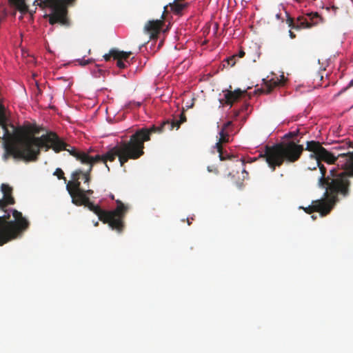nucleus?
Masks as SVG:
<instances>
[{
  "mask_svg": "<svg viewBox=\"0 0 353 353\" xmlns=\"http://www.w3.org/2000/svg\"><path fill=\"white\" fill-rule=\"evenodd\" d=\"M20 138L21 143L26 147L27 153H25L26 156L18 153L17 156L23 157L28 161H37L41 154V149L45 148V151L52 149L56 153L65 150L82 164L89 165L90 164L91 156L88 153H85L84 151L78 150L76 148L71 146L54 132H48L46 134L37 137L22 131Z\"/></svg>",
  "mask_w": 353,
  "mask_h": 353,
  "instance_id": "f257e3e1",
  "label": "nucleus"
},
{
  "mask_svg": "<svg viewBox=\"0 0 353 353\" xmlns=\"http://www.w3.org/2000/svg\"><path fill=\"white\" fill-rule=\"evenodd\" d=\"M3 198L0 199V210L3 212L0 216V246L19 238L30 228L29 220L23 214L13 208H7L14 205L13 188L6 183L1 185Z\"/></svg>",
  "mask_w": 353,
  "mask_h": 353,
  "instance_id": "f03ea898",
  "label": "nucleus"
},
{
  "mask_svg": "<svg viewBox=\"0 0 353 353\" xmlns=\"http://www.w3.org/2000/svg\"><path fill=\"white\" fill-rule=\"evenodd\" d=\"M138 134L135 132L132 134L128 141H121L114 147L110 149L103 154H97L91 156L90 164L89 168L83 174L84 183L88 185L91 181L90 173L92 170L94 164L102 162L105 165L108 170L110 168L107 164L108 161L112 162L118 157L121 166H123L129 160H136L144 154V145L138 139Z\"/></svg>",
  "mask_w": 353,
  "mask_h": 353,
  "instance_id": "7ed1b4c3",
  "label": "nucleus"
},
{
  "mask_svg": "<svg viewBox=\"0 0 353 353\" xmlns=\"http://www.w3.org/2000/svg\"><path fill=\"white\" fill-rule=\"evenodd\" d=\"M299 142V140H290L267 145L264 154L260 157L264 158L268 166L274 171L276 167H281L283 163H293L299 160L305 149Z\"/></svg>",
  "mask_w": 353,
  "mask_h": 353,
  "instance_id": "20e7f679",
  "label": "nucleus"
},
{
  "mask_svg": "<svg viewBox=\"0 0 353 353\" xmlns=\"http://www.w3.org/2000/svg\"><path fill=\"white\" fill-rule=\"evenodd\" d=\"M316 165L319 168L321 176L319 178V185L321 187H325L326 191L325 195L328 193L332 195L333 202L338 201L339 194L345 197L348 196L350 186V181L348 179L347 170L346 171L337 173L335 169L330 171V176H325L327 170L325 167L319 161H316Z\"/></svg>",
  "mask_w": 353,
  "mask_h": 353,
  "instance_id": "39448f33",
  "label": "nucleus"
},
{
  "mask_svg": "<svg viewBox=\"0 0 353 353\" xmlns=\"http://www.w3.org/2000/svg\"><path fill=\"white\" fill-rule=\"evenodd\" d=\"M7 119L0 123V126H1L3 134V136H0V141L3 140V147L4 149V153L3 154V159L4 161H7L10 157L15 159L23 160L24 161L29 162L23 157H18V153H21L23 156L26 154V147L21 143L20 134L22 131L26 132L27 134L31 136H34V134L38 133L39 131L35 130L34 132L30 131L29 129L26 128H15L13 125H10V127L12 128V132H10L8 129V126L6 124Z\"/></svg>",
  "mask_w": 353,
  "mask_h": 353,
  "instance_id": "423d86ee",
  "label": "nucleus"
},
{
  "mask_svg": "<svg viewBox=\"0 0 353 353\" xmlns=\"http://www.w3.org/2000/svg\"><path fill=\"white\" fill-rule=\"evenodd\" d=\"M116 203L117 207L114 210H105L99 205H95L89 198L83 205L97 215L99 219L103 223H108L112 230L121 233L124 228L123 220L129 207L120 200H116Z\"/></svg>",
  "mask_w": 353,
  "mask_h": 353,
  "instance_id": "0eeeda50",
  "label": "nucleus"
},
{
  "mask_svg": "<svg viewBox=\"0 0 353 353\" xmlns=\"http://www.w3.org/2000/svg\"><path fill=\"white\" fill-rule=\"evenodd\" d=\"M77 0H36L34 4L42 8L48 7L52 12L48 15L51 25L59 23L62 26L70 27V21L68 17V7L74 5Z\"/></svg>",
  "mask_w": 353,
  "mask_h": 353,
  "instance_id": "6e6552de",
  "label": "nucleus"
},
{
  "mask_svg": "<svg viewBox=\"0 0 353 353\" xmlns=\"http://www.w3.org/2000/svg\"><path fill=\"white\" fill-rule=\"evenodd\" d=\"M83 172L81 169L74 170L72 174V180L66 184V190L72 199V203L77 206L83 205L88 199L87 194L84 193V189L81 188L80 179L83 180Z\"/></svg>",
  "mask_w": 353,
  "mask_h": 353,
  "instance_id": "1a4fd4ad",
  "label": "nucleus"
},
{
  "mask_svg": "<svg viewBox=\"0 0 353 353\" xmlns=\"http://www.w3.org/2000/svg\"><path fill=\"white\" fill-rule=\"evenodd\" d=\"M305 150L312 152L310 157L316 159V161H323L329 164H332L337 160V157L324 148L319 141H307Z\"/></svg>",
  "mask_w": 353,
  "mask_h": 353,
  "instance_id": "9d476101",
  "label": "nucleus"
},
{
  "mask_svg": "<svg viewBox=\"0 0 353 353\" xmlns=\"http://www.w3.org/2000/svg\"><path fill=\"white\" fill-rule=\"evenodd\" d=\"M174 128L176 129V123L174 120H165L163 121L159 126L152 125L150 128H142L138 129L135 132V134H139L137 137L138 139L141 142V143H143V145H144L145 141L150 140V136L152 134H161L166 131H171Z\"/></svg>",
  "mask_w": 353,
  "mask_h": 353,
  "instance_id": "9b49d317",
  "label": "nucleus"
},
{
  "mask_svg": "<svg viewBox=\"0 0 353 353\" xmlns=\"http://www.w3.org/2000/svg\"><path fill=\"white\" fill-rule=\"evenodd\" d=\"M285 14L287 16L286 23L288 26L292 29L296 30L303 28H310L316 25L318 23L317 20L320 19V16L317 12L310 13L307 17L300 16L296 18V21H294V19L292 18L288 12H285Z\"/></svg>",
  "mask_w": 353,
  "mask_h": 353,
  "instance_id": "f8f14e48",
  "label": "nucleus"
},
{
  "mask_svg": "<svg viewBox=\"0 0 353 353\" xmlns=\"http://www.w3.org/2000/svg\"><path fill=\"white\" fill-rule=\"evenodd\" d=\"M168 6H164V10L161 16V19L150 20L144 26L143 32L144 33L149 35V39L143 46L145 45L152 39L158 38V36L163 26L164 25L163 19L165 14L168 13Z\"/></svg>",
  "mask_w": 353,
  "mask_h": 353,
  "instance_id": "ddd939ff",
  "label": "nucleus"
},
{
  "mask_svg": "<svg viewBox=\"0 0 353 353\" xmlns=\"http://www.w3.org/2000/svg\"><path fill=\"white\" fill-rule=\"evenodd\" d=\"M336 202H333L332 195L329 201L325 198L313 201L312 205L303 209L307 214H311L314 212H317L321 214V216H325L329 214L332 208L333 205Z\"/></svg>",
  "mask_w": 353,
  "mask_h": 353,
  "instance_id": "4468645a",
  "label": "nucleus"
},
{
  "mask_svg": "<svg viewBox=\"0 0 353 353\" xmlns=\"http://www.w3.org/2000/svg\"><path fill=\"white\" fill-rule=\"evenodd\" d=\"M131 54V52H123L116 48H112L108 54L103 55V58L106 61H110L111 58L117 60V67L123 69L126 67L125 61H128Z\"/></svg>",
  "mask_w": 353,
  "mask_h": 353,
  "instance_id": "2eb2a0df",
  "label": "nucleus"
},
{
  "mask_svg": "<svg viewBox=\"0 0 353 353\" xmlns=\"http://www.w3.org/2000/svg\"><path fill=\"white\" fill-rule=\"evenodd\" d=\"M223 92L224 93V99H220V103H224L232 106L234 102L239 101L241 99L242 95L246 92V90H241V89L238 88L234 91L225 90H223Z\"/></svg>",
  "mask_w": 353,
  "mask_h": 353,
  "instance_id": "dca6fc26",
  "label": "nucleus"
},
{
  "mask_svg": "<svg viewBox=\"0 0 353 353\" xmlns=\"http://www.w3.org/2000/svg\"><path fill=\"white\" fill-rule=\"evenodd\" d=\"M284 82L282 80H279L278 78H276V79L272 78L270 80L265 81L263 87L259 89L257 92L268 94L270 93L274 88L281 85Z\"/></svg>",
  "mask_w": 353,
  "mask_h": 353,
  "instance_id": "f3484780",
  "label": "nucleus"
},
{
  "mask_svg": "<svg viewBox=\"0 0 353 353\" xmlns=\"http://www.w3.org/2000/svg\"><path fill=\"white\" fill-rule=\"evenodd\" d=\"M219 134L220 137L219 141L215 145V148H216L217 152H221V148H223L222 143H228L230 141V136L227 131L221 130Z\"/></svg>",
  "mask_w": 353,
  "mask_h": 353,
  "instance_id": "a211bd4d",
  "label": "nucleus"
},
{
  "mask_svg": "<svg viewBox=\"0 0 353 353\" xmlns=\"http://www.w3.org/2000/svg\"><path fill=\"white\" fill-rule=\"evenodd\" d=\"M180 1L181 0H174L172 3H170L167 6L168 7L170 6L174 12L176 14H179L188 6V3H182L180 2Z\"/></svg>",
  "mask_w": 353,
  "mask_h": 353,
  "instance_id": "6ab92c4d",
  "label": "nucleus"
},
{
  "mask_svg": "<svg viewBox=\"0 0 353 353\" xmlns=\"http://www.w3.org/2000/svg\"><path fill=\"white\" fill-rule=\"evenodd\" d=\"M9 2L20 12H25L28 10L23 0H9Z\"/></svg>",
  "mask_w": 353,
  "mask_h": 353,
  "instance_id": "aec40b11",
  "label": "nucleus"
},
{
  "mask_svg": "<svg viewBox=\"0 0 353 353\" xmlns=\"http://www.w3.org/2000/svg\"><path fill=\"white\" fill-rule=\"evenodd\" d=\"M346 166H347L348 179L353 177V154H351L350 161L346 163Z\"/></svg>",
  "mask_w": 353,
  "mask_h": 353,
  "instance_id": "412c9836",
  "label": "nucleus"
},
{
  "mask_svg": "<svg viewBox=\"0 0 353 353\" xmlns=\"http://www.w3.org/2000/svg\"><path fill=\"white\" fill-rule=\"evenodd\" d=\"M219 155V159L221 161H225V160H231L233 158H235L234 155H230L229 154H225L223 151V148H221V152H218Z\"/></svg>",
  "mask_w": 353,
  "mask_h": 353,
  "instance_id": "4be33fe9",
  "label": "nucleus"
},
{
  "mask_svg": "<svg viewBox=\"0 0 353 353\" xmlns=\"http://www.w3.org/2000/svg\"><path fill=\"white\" fill-rule=\"evenodd\" d=\"M54 175L57 176L59 179H63L66 182V178L64 176V172L61 168H57L54 172Z\"/></svg>",
  "mask_w": 353,
  "mask_h": 353,
  "instance_id": "5701e85b",
  "label": "nucleus"
},
{
  "mask_svg": "<svg viewBox=\"0 0 353 353\" xmlns=\"http://www.w3.org/2000/svg\"><path fill=\"white\" fill-rule=\"evenodd\" d=\"M6 119V109L4 105L0 103V123Z\"/></svg>",
  "mask_w": 353,
  "mask_h": 353,
  "instance_id": "b1692460",
  "label": "nucleus"
},
{
  "mask_svg": "<svg viewBox=\"0 0 353 353\" xmlns=\"http://www.w3.org/2000/svg\"><path fill=\"white\" fill-rule=\"evenodd\" d=\"M174 121L176 123V130H178L181 124L186 121V117L185 115V113L183 112H182L180 114L179 120H174Z\"/></svg>",
  "mask_w": 353,
  "mask_h": 353,
  "instance_id": "393cba45",
  "label": "nucleus"
},
{
  "mask_svg": "<svg viewBox=\"0 0 353 353\" xmlns=\"http://www.w3.org/2000/svg\"><path fill=\"white\" fill-rule=\"evenodd\" d=\"M299 129H297V130H294V131L290 132H288V133L285 134L284 135V138H286V139H294L297 137V135L299 134Z\"/></svg>",
  "mask_w": 353,
  "mask_h": 353,
  "instance_id": "a878e982",
  "label": "nucleus"
},
{
  "mask_svg": "<svg viewBox=\"0 0 353 353\" xmlns=\"http://www.w3.org/2000/svg\"><path fill=\"white\" fill-rule=\"evenodd\" d=\"M236 55H232L225 59V61L227 62L228 65H230L231 67L234 66L236 63Z\"/></svg>",
  "mask_w": 353,
  "mask_h": 353,
  "instance_id": "bb28decb",
  "label": "nucleus"
},
{
  "mask_svg": "<svg viewBox=\"0 0 353 353\" xmlns=\"http://www.w3.org/2000/svg\"><path fill=\"white\" fill-rule=\"evenodd\" d=\"M77 61L79 63V64L80 65H82V66H85L90 63L92 62V59H87V60H84V59H78L77 60Z\"/></svg>",
  "mask_w": 353,
  "mask_h": 353,
  "instance_id": "cd10ccee",
  "label": "nucleus"
},
{
  "mask_svg": "<svg viewBox=\"0 0 353 353\" xmlns=\"http://www.w3.org/2000/svg\"><path fill=\"white\" fill-rule=\"evenodd\" d=\"M352 86H353V79L350 81V82L349 83L347 86H346L345 88H343L339 92L337 93V94H336V96H339L341 93L344 92L349 88L352 87Z\"/></svg>",
  "mask_w": 353,
  "mask_h": 353,
  "instance_id": "c85d7f7f",
  "label": "nucleus"
},
{
  "mask_svg": "<svg viewBox=\"0 0 353 353\" xmlns=\"http://www.w3.org/2000/svg\"><path fill=\"white\" fill-rule=\"evenodd\" d=\"M208 170L210 172H214L215 174H218L219 173L218 169L216 167H214V166H208Z\"/></svg>",
  "mask_w": 353,
  "mask_h": 353,
  "instance_id": "c756f323",
  "label": "nucleus"
},
{
  "mask_svg": "<svg viewBox=\"0 0 353 353\" xmlns=\"http://www.w3.org/2000/svg\"><path fill=\"white\" fill-rule=\"evenodd\" d=\"M232 121H228L223 125L221 130L227 131V129L232 125Z\"/></svg>",
  "mask_w": 353,
  "mask_h": 353,
  "instance_id": "7c9ffc66",
  "label": "nucleus"
},
{
  "mask_svg": "<svg viewBox=\"0 0 353 353\" xmlns=\"http://www.w3.org/2000/svg\"><path fill=\"white\" fill-rule=\"evenodd\" d=\"M245 52L243 50H240L238 54H236V58H242L245 56Z\"/></svg>",
  "mask_w": 353,
  "mask_h": 353,
  "instance_id": "2f4dec72",
  "label": "nucleus"
},
{
  "mask_svg": "<svg viewBox=\"0 0 353 353\" xmlns=\"http://www.w3.org/2000/svg\"><path fill=\"white\" fill-rule=\"evenodd\" d=\"M84 193L87 194V196L89 197V196H90L93 194V190H92L90 189H88V190L84 189Z\"/></svg>",
  "mask_w": 353,
  "mask_h": 353,
  "instance_id": "473e14b6",
  "label": "nucleus"
},
{
  "mask_svg": "<svg viewBox=\"0 0 353 353\" xmlns=\"http://www.w3.org/2000/svg\"><path fill=\"white\" fill-rule=\"evenodd\" d=\"M248 108V105L245 103L243 105L241 109L240 110L241 112L246 111Z\"/></svg>",
  "mask_w": 353,
  "mask_h": 353,
  "instance_id": "72a5a7b5",
  "label": "nucleus"
},
{
  "mask_svg": "<svg viewBox=\"0 0 353 353\" xmlns=\"http://www.w3.org/2000/svg\"><path fill=\"white\" fill-rule=\"evenodd\" d=\"M289 35L291 39H294L296 37V34L292 30H289Z\"/></svg>",
  "mask_w": 353,
  "mask_h": 353,
  "instance_id": "f704fd0d",
  "label": "nucleus"
},
{
  "mask_svg": "<svg viewBox=\"0 0 353 353\" xmlns=\"http://www.w3.org/2000/svg\"><path fill=\"white\" fill-rule=\"evenodd\" d=\"M133 104L135 105L137 107H139V106H141V103H140V102H134Z\"/></svg>",
  "mask_w": 353,
  "mask_h": 353,
  "instance_id": "c9c22d12",
  "label": "nucleus"
},
{
  "mask_svg": "<svg viewBox=\"0 0 353 353\" xmlns=\"http://www.w3.org/2000/svg\"><path fill=\"white\" fill-rule=\"evenodd\" d=\"M94 150L92 148H90L87 152H85V153H88L90 156V153L93 151Z\"/></svg>",
  "mask_w": 353,
  "mask_h": 353,
  "instance_id": "e433bc0d",
  "label": "nucleus"
},
{
  "mask_svg": "<svg viewBox=\"0 0 353 353\" xmlns=\"http://www.w3.org/2000/svg\"><path fill=\"white\" fill-rule=\"evenodd\" d=\"M240 112H241L240 110L239 111H236L235 113H234V117H237L239 116Z\"/></svg>",
  "mask_w": 353,
  "mask_h": 353,
  "instance_id": "4c0bfd02",
  "label": "nucleus"
},
{
  "mask_svg": "<svg viewBox=\"0 0 353 353\" xmlns=\"http://www.w3.org/2000/svg\"><path fill=\"white\" fill-rule=\"evenodd\" d=\"M317 78H319L320 80H322L323 79V76L322 75H320L319 74L317 75Z\"/></svg>",
  "mask_w": 353,
  "mask_h": 353,
  "instance_id": "58836bf2",
  "label": "nucleus"
},
{
  "mask_svg": "<svg viewBox=\"0 0 353 353\" xmlns=\"http://www.w3.org/2000/svg\"><path fill=\"white\" fill-rule=\"evenodd\" d=\"M23 2H24L25 5H26V6H28L26 5V2H25V0H23ZM27 9H28V7H27ZM28 11V10H27V11H26V12H25L24 13H26ZM21 12V13H23L22 12Z\"/></svg>",
  "mask_w": 353,
  "mask_h": 353,
  "instance_id": "ea45409f",
  "label": "nucleus"
},
{
  "mask_svg": "<svg viewBox=\"0 0 353 353\" xmlns=\"http://www.w3.org/2000/svg\"><path fill=\"white\" fill-rule=\"evenodd\" d=\"M276 17L277 19H280L281 14H276Z\"/></svg>",
  "mask_w": 353,
  "mask_h": 353,
  "instance_id": "a19ab883",
  "label": "nucleus"
},
{
  "mask_svg": "<svg viewBox=\"0 0 353 353\" xmlns=\"http://www.w3.org/2000/svg\"><path fill=\"white\" fill-rule=\"evenodd\" d=\"M110 198L112 199V200H114V196L113 194H111L110 195Z\"/></svg>",
  "mask_w": 353,
  "mask_h": 353,
  "instance_id": "79ce46f5",
  "label": "nucleus"
},
{
  "mask_svg": "<svg viewBox=\"0 0 353 353\" xmlns=\"http://www.w3.org/2000/svg\"><path fill=\"white\" fill-rule=\"evenodd\" d=\"M187 221H188V224L190 225L191 224L190 221H189V219H188Z\"/></svg>",
  "mask_w": 353,
  "mask_h": 353,
  "instance_id": "37998d69",
  "label": "nucleus"
},
{
  "mask_svg": "<svg viewBox=\"0 0 353 353\" xmlns=\"http://www.w3.org/2000/svg\"><path fill=\"white\" fill-rule=\"evenodd\" d=\"M99 225V223L97 221L95 223H94V226H97Z\"/></svg>",
  "mask_w": 353,
  "mask_h": 353,
  "instance_id": "c03bdc74",
  "label": "nucleus"
},
{
  "mask_svg": "<svg viewBox=\"0 0 353 353\" xmlns=\"http://www.w3.org/2000/svg\"><path fill=\"white\" fill-rule=\"evenodd\" d=\"M309 169H310V170H312V168H309ZM312 170H316V167H314V168H312Z\"/></svg>",
  "mask_w": 353,
  "mask_h": 353,
  "instance_id": "a18cd8bd",
  "label": "nucleus"
},
{
  "mask_svg": "<svg viewBox=\"0 0 353 353\" xmlns=\"http://www.w3.org/2000/svg\"><path fill=\"white\" fill-rule=\"evenodd\" d=\"M312 218L314 219H316V217L314 216H312Z\"/></svg>",
  "mask_w": 353,
  "mask_h": 353,
  "instance_id": "49530a36",
  "label": "nucleus"
}]
</instances>
